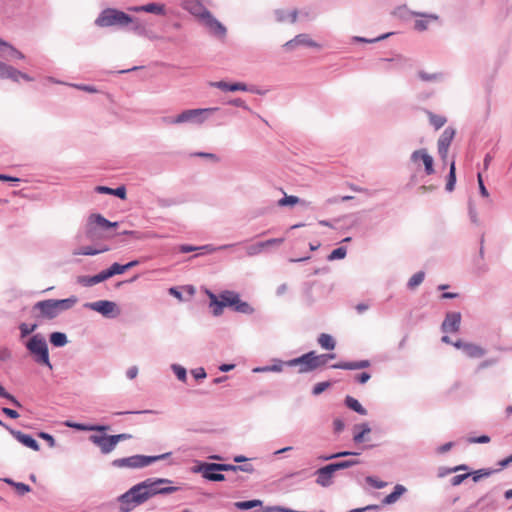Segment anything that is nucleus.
<instances>
[{
  "mask_svg": "<svg viewBox=\"0 0 512 512\" xmlns=\"http://www.w3.org/2000/svg\"><path fill=\"white\" fill-rule=\"evenodd\" d=\"M455 130L451 127L446 128L438 140V153L443 162H446L450 144L454 138Z\"/></svg>",
  "mask_w": 512,
  "mask_h": 512,
  "instance_id": "9",
  "label": "nucleus"
},
{
  "mask_svg": "<svg viewBox=\"0 0 512 512\" xmlns=\"http://www.w3.org/2000/svg\"><path fill=\"white\" fill-rule=\"evenodd\" d=\"M77 302L76 297H70L62 300H44L35 304L34 308L38 309L43 317L54 318L60 311L72 308Z\"/></svg>",
  "mask_w": 512,
  "mask_h": 512,
  "instance_id": "3",
  "label": "nucleus"
},
{
  "mask_svg": "<svg viewBox=\"0 0 512 512\" xmlns=\"http://www.w3.org/2000/svg\"><path fill=\"white\" fill-rule=\"evenodd\" d=\"M231 308L238 313L247 314L250 315L254 312V308L246 301H243L240 298V295L238 294L235 300L233 301V304L231 305Z\"/></svg>",
  "mask_w": 512,
  "mask_h": 512,
  "instance_id": "20",
  "label": "nucleus"
},
{
  "mask_svg": "<svg viewBox=\"0 0 512 512\" xmlns=\"http://www.w3.org/2000/svg\"><path fill=\"white\" fill-rule=\"evenodd\" d=\"M347 250L345 247H339L337 249H334L330 255L328 256V259L330 261L336 260V259H343L346 256Z\"/></svg>",
  "mask_w": 512,
  "mask_h": 512,
  "instance_id": "45",
  "label": "nucleus"
},
{
  "mask_svg": "<svg viewBox=\"0 0 512 512\" xmlns=\"http://www.w3.org/2000/svg\"><path fill=\"white\" fill-rule=\"evenodd\" d=\"M455 183H456V167H455V161L453 160L450 163L449 175H448V180L446 183V190L449 192L453 191Z\"/></svg>",
  "mask_w": 512,
  "mask_h": 512,
  "instance_id": "30",
  "label": "nucleus"
},
{
  "mask_svg": "<svg viewBox=\"0 0 512 512\" xmlns=\"http://www.w3.org/2000/svg\"><path fill=\"white\" fill-rule=\"evenodd\" d=\"M214 86L218 87L221 90L224 91H246L247 86L243 83H234V84H228L224 81H219L213 84Z\"/></svg>",
  "mask_w": 512,
  "mask_h": 512,
  "instance_id": "25",
  "label": "nucleus"
},
{
  "mask_svg": "<svg viewBox=\"0 0 512 512\" xmlns=\"http://www.w3.org/2000/svg\"><path fill=\"white\" fill-rule=\"evenodd\" d=\"M29 352H48V346L43 336L37 334L29 339L26 344Z\"/></svg>",
  "mask_w": 512,
  "mask_h": 512,
  "instance_id": "16",
  "label": "nucleus"
},
{
  "mask_svg": "<svg viewBox=\"0 0 512 512\" xmlns=\"http://www.w3.org/2000/svg\"><path fill=\"white\" fill-rule=\"evenodd\" d=\"M324 356H326V354H303L299 358L286 362L276 360L275 364L272 366L257 367L253 369V372H279L282 370L283 366H299V372H307L325 364L327 359H325Z\"/></svg>",
  "mask_w": 512,
  "mask_h": 512,
  "instance_id": "2",
  "label": "nucleus"
},
{
  "mask_svg": "<svg viewBox=\"0 0 512 512\" xmlns=\"http://www.w3.org/2000/svg\"><path fill=\"white\" fill-rule=\"evenodd\" d=\"M96 191L99 193L115 195L121 199H125L126 197V189L124 186L118 187L116 189H112L106 186H97Z\"/></svg>",
  "mask_w": 512,
  "mask_h": 512,
  "instance_id": "24",
  "label": "nucleus"
},
{
  "mask_svg": "<svg viewBox=\"0 0 512 512\" xmlns=\"http://www.w3.org/2000/svg\"><path fill=\"white\" fill-rule=\"evenodd\" d=\"M471 474L470 473H465V474H461V475H456L454 477L451 478V484L453 486H458L460 485L466 478H468Z\"/></svg>",
  "mask_w": 512,
  "mask_h": 512,
  "instance_id": "55",
  "label": "nucleus"
},
{
  "mask_svg": "<svg viewBox=\"0 0 512 512\" xmlns=\"http://www.w3.org/2000/svg\"><path fill=\"white\" fill-rule=\"evenodd\" d=\"M165 455L159 456H143V455H134L126 458H119L112 461V465L116 468H143L151 463L163 459Z\"/></svg>",
  "mask_w": 512,
  "mask_h": 512,
  "instance_id": "5",
  "label": "nucleus"
},
{
  "mask_svg": "<svg viewBox=\"0 0 512 512\" xmlns=\"http://www.w3.org/2000/svg\"><path fill=\"white\" fill-rule=\"evenodd\" d=\"M35 363L41 366H47L50 370L52 365L49 360V354H32Z\"/></svg>",
  "mask_w": 512,
  "mask_h": 512,
  "instance_id": "38",
  "label": "nucleus"
},
{
  "mask_svg": "<svg viewBox=\"0 0 512 512\" xmlns=\"http://www.w3.org/2000/svg\"><path fill=\"white\" fill-rule=\"evenodd\" d=\"M172 369L179 380H186V369L184 367L180 365H173Z\"/></svg>",
  "mask_w": 512,
  "mask_h": 512,
  "instance_id": "51",
  "label": "nucleus"
},
{
  "mask_svg": "<svg viewBox=\"0 0 512 512\" xmlns=\"http://www.w3.org/2000/svg\"><path fill=\"white\" fill-rule=\"evenodd\" d=\"M50 342L56 347H61L67 343V337L64 333L54 332L50 336Z\"/></svg>",
  "mask_w": 512,
  "mask_h": 512,
  "instance_id": "35",
  "label": "nucleus"
},
{
  "mask_svg": "<svg viewBox=\"0 0 512 512\" xmlns=\"http://www.w3.org/2000/svg\"><path fill=\"white\" fill-rule=\"evenodd\" d=\"M300 202V199L296 196L290 195L285 196L282 199L279 200L278 205L279 206H293L295 204H298Z\"/></svg>",
  "mask_w": 512,
  "mask_h": 512,
  "instance_id": "44",
  "label": "nucleus"
},
{
  "mask_svg": "<svg viewBox=\"0 0 512 512\" xmlns=\"http://www.w3.org/2000/svg\"><path fill=\"white\" fill-rule=\"evenodd\" d=\"M406 492V488L403 485L397 484L394 487V490L392 493L388 494L384 500V504H393L395 503L404 493Z\"/></svg>",
  "mask_w": 512,
  "mask_h": 512,
  "instance_id": "21",
  "label": "nucleus"
},
{
  "mask_svg": "<svg viewBox=\"0 0 512 512\" xmlns=\"http://www.w3.org/2000/svg\"><path fill=\"white\" fill-rule=\"evenodd\" d=\"M355 430H359L358 432H355L354 433V437H353V440L356 442V443H360L363 441V438L366 434L370 433V427L368 426V424H361V425H357L355 426Z\"/></svg>",
  "mask_w": 512,
  "mask_h": 512,
  "instance_id": "31",
  "label": "nucleus"
},
{
  "mask_svg": "<svg viewBox=\"0 0 512 512\" xmlns=\"http://www.w3.org/2000/svg\"><path fill=\"white\" fill-rule=\"evenodd\" d=\"M207 295L210 299V306L213 308V315L220 316L223 313L224 307H231L238 293L231 290H225L216 296L212 292L208 291Z\"/></svg>",
  "mask_w": 512,
  "mask_h": 512,
  "instance_id": "6",
  "label": "nucleus"
},
{
  "mask_svg": "<svg viewBox=\"0 0 512 512\" xmlns=\"http://www.w3.org/2000/svg\"><path fill=\"white\" fill-rule=\"evenodd\" d=\"M370 379V374L367 373V372H362L360 374H358L356 376V380L361 383V384H364L366 383L368 380Z\"/></svg>",
  "mask_w": 512,
  "mask_h": 512,
  "instance_id": "64",
  "label": "nucleus"
},
{
  "mask_svg": "<svg viewBox=\"0 0 512 512\" xmlns=\"http://www.w3.org/2000/svg\"><path fill=\"white\" fill-rule=\"evenodd\" d=\"M297 10L285 11L278 10L276 12V17L279 22L290 21L291 23H295L297 20Z\"/></svg>",
  "mask_w": 512,
  "mask_h": 512,
  "instance_id": "26",
  "label": "nucleus"
},
{
  "mask_svg": "<svg viewBox=\"0 0 512 512\" xmlns=\"http://www.w3.org/2000/svg\"><path fill=\"white\" fill-rule=\"evenodd\" d=\"M330 382H320V383H317L314 388H313V394L314 395H319L321 394L322 392H324L327 388L330 387Z\"/></svg>",
  "mask_w": 512,
  "mask_h": 512,
  "instance_id": "53",
  "label": "nucleus"
},
{
  "mask_svg": "<svg viewBox=\"0 0 512 512\" xmlns=\"http://www.w3.org/2000/svg\"><path fill=\"white\" fill-rule=\"evenodd\" d=\"M428 28V20H417L415 22V29L418 31H424Z\"/></svg>",
  "mask_w": 512,
  "mask_h": 512,
  "instance_id": "61",
  "label": "nucleus"
},
{
  "mask_svg": "<svg viewBox=\"0 0 512 512\" xmlns=\"http://www.w3.org/2000/svg\"><path fill=\"white\" fill-rule=\"evenodd\" d=\"M4 481L6 483H8L9 485H12L13 487H15V489L17 490V492L20 495H24L31 491V488L27 484L20 483V482H14L11 479H5Z\"/></svg>",
  "mask_w": 512,
  "mask_h": 512,
  "instance_id": "36",
  "label": "nucleus"
},
{
  "mask_svg": "<svg viewBox=\"0 0 512 512\" xmlns=\"http://www.w3.org/2000/svg\"><path fill=\"white\" fill-rule=\"evenodd\" d=\"M171 481L165 478L146 479L134 485L128 492L121 496L122 503H134L140 505L148 499L159 494H170L178 490L177 487L169 486Z\"/></svg>",
  "mask_w": 512,
  "mask_h": 512,
  "instance_id": "1",
  "label": "nucleus"
},
{
  "mask_svg": "<svg viewBox=\"0 0 512 512\" xmlns=\"http://www.w3.org/2000/svg\"><path fill=\"white\" fill-rule=\"evenodd\" d=\"M424 280V273L423 272H418L416 274H414L408 281V287L410 289H414L416 288L417 286H419Z\"/></svg>",
  "mask_w": 512,
  "mask_h": 512,
  "instance_id": "41",
  "label": "nucleus"
},
{
  "mask_svg": "<svg viewBox=\"0 0 512 512\" xmlns=\"http://www.w3.org/2000/svg\"><path fill=\"white\" fill-rule=\"evenodd\" d=\"M208 469H217V470H221V471H227V470L237 471L238 469H241L243 471H251V469L244 468V467L228 465V464H216V463H209Z\"/></svg>",
  "mask_w": 512,
  "mask_h": 512,
  "instance_id": "34",
  "label": "nucleus"
},
{
  "mask_svg": "<svg viewBox=\"0 0 512 512\" xmlns=\"http://www.w3.org/2000/svg\"><path fill=\"white\" fill-rule=\"evenodd\" d=\"M366 481L368 484H370L371 486H373L374 488H377V489L384 488L387 485L386 482L378 480L371 476L367 477Z\"/></svg>",
  "mask_w": 512,
  "mask_h": 512,
  "instance_id": "52",
  "label": "nucleus"
},
{
  "mask_svg": "<svg viewBox=\"0 0 512 512\" xmlns=\"http://www.w3.org/2000/svg\"><path fill=\"white\" fill-rule=\"evenodd\" d=\"M477 180H478V184H479V189H480V193L482 196L484 197H488L489 196V193L483 183V179H482V175L479 173L478 176H477Z\"/></svg>",
  "mask_w": 512,
  "mask_h": 512,
  "instance_id": "58",
  "label": "nucleus"
},
{
  "mask_svg": "<svg viewBox=\"0 0 512 512\" xmlns=\"http://www.w3.org/2000/svg\"><path fill=\"white\" fill-rule=\"evenodd\" d=\"M126 271V267L124 265H120L118 263H114L109 269H107V274L112 277L117 274H122Z\"/></svg>",
  "mask_w": 512,
  "mask_h": 512,
  "instance_id": "48",
  "label": "nucleus"
},
{
  "mask_svg": "<svg viewBox=\"0 0 512 512\" xmlns=\"http://www.w3.org/2000/svg\"><path fill=\"white\" fill-rule=\"evenodd\" d=\"M89 221L91 223H96L98 224L99 226H102L104 228H108L109 224H110V221H108L107 219H105L102 215L100 214H92L89 218Z\"/></svg>",
  "mask_w": 512,
  "mask_h": 512,
  "instance_id": "42",
  "label": "nucleus"
},
{
  "mask_svg": "<svg viewBox=\"0 0 512 512\" xmlns=\"http://www.w3.org/2000/svg\"><path fill=\"white\" fill-rule=\"evenodd\" d=\"M283 241L284 240L282 238H273V239H269V240H266V241L257 242V243L248 245L245 248L246 254L248 256L259 255V254L263 253L264 251H266L267 249H269L271 247H275V246L281 245L283 243Z\"/></svg>",
  "mask_w": 512,
  "mask_h": 512,
  "instance_id": "8",
  "label": "nucleus"
},
{
  "mask_svg": "<svg viewBox=\"0 0 512 512\" xmlns=\"http://www.w3.org/2000/svg\"><path fill=\"white\" fill-rule=\"evenodd\" d=\"M90 309L97 311L103 315L111 314L115 308L116 304L107 300H100L87 305Z\"/></svg>",
  "mask_w": 512,
  "mask_h": 512,
  "instance_id": "18",
  "label": "nucleus"
},
{
  "mask_svg": "<svg viewBox=\"0 0 512 512\" xmlns=\"http://www.w3.org/2000/svg\"><path fill=\"white\" fill-rule=\"evenodd\" d=\"M11 433L20 443L31 448L32 450L38 451L40 449L38 442L30 435L14 430H12Z\"/></svg>",
  "mask_w": 512,
  "mask_h": 512,
  "instance_id": "19",
  "label": "nucleus"
},
{
  "mask_svg": "<svg viewBox=\"0 0 512 512\" xmlns=\"http://www.w3.org/2000/svg\"><path fill=\"white\" fill-rule=\"evenodd\" d=\"M109 248L107 246L101 248V249H93L92 247L86 246L79 248L73 252L74 255H96L102 252L108 251Z\"/></svg>",
  "mask_w": 512,
  "mask_h": 512,
  "instance_id": "32",
  "label": "nucleus"
},
{
  "mask_svg": "<svg viewBox=\"0 0 512 512\" xmlns=\"http://www.w3.org/2000/svg\"><path fill=\"white\" fill-rule=\"evenodd\" d=\"M66 426L68 427H71V428H76L78 430H81V431H85V430H96V431H103L106 429L105 426H93V427H87L83 424H79V423H72V422H66Z\"/></svg>",
  "mask_w": 512,
  "mask_h": 512,
  "instance_id": "40",
  "label": "nucleus"
},
{
  "mask_svg": "<svg viewBox=\"0 0 512 512\" xmlns=\"http://www.w3.org/2000/svg\"><path fill=\"white\" fill-rule=\"evenodd\" d=\"M345 402H346V405L353 411H355L361 415L367 414L366 409L363 408L362 405L359 403V401L356 400L355 398H353L351 396H347Z\"/></svg>",
  "mask_w": 512,
  "mask_h": 512,
  "instance_id": "29",
  "label": "nucleus"
},
{
  "mask_svg": "<svg viewBox=\"0 0 512 512\" xmlns=\"http://www.w3.org/2000/svg\"><path fill=\"white\" fill-rule=\"evenodd\" d=\"M454 347L456 349H462L465 352H480L476 346L469 343H462L460 341L455 342Z\"/></svg>",
  "mask_w": 512,
  "mask_h": 512,
  "instance_id": "46",
  "label": "nucleus"
},
{
  "mask_svg": "<svg viewBox=\"0 0 512 512\" xmlns=\"http://www.w3.org/2000/svg\"><path fill=\"white\" fill-rule=\"evenodd\" d=\"M90 440L100 448L103 454L112 452L117 445L112 435H91Z\"/></svg>",
  "mask_w": 512,
  "mask_h": 512,
  "instance_id": "10",
  "label": "nucleus"
},
{
  "mask_svg": "<svg viewBox=\"0 0 512 512\" xmlns=\"http://www.w3.org/2000/svg\"><path fill=\"white\" fill-rule=\"evenodd\" d=\"M208 464H204L201 466L200 470L202 471L203 477L210 481H223L225 479L223 474L216 473L217 469H208Z\"/></svg>",
  "mask_w": 512,
  "mask_h": 512,
  "instance_id": "22",
  "label": "nucleus"
},
{
  "mask_svg": "<svg viewBox=\"0 0 512 512\" xmlns=\"http://www.w3.org/2000/svg\"><path fill=\"white\" fill-rule=\"evenodd\" d=\"M429 120L430 123L436 128L440 129L442 126L446 123V118L441 115H435L432 113H429Z\"/></svg>",
  "mask_w": 512,
  "mask_h": 512,
  "instance_id": "39",
  "label": "nucleus"
},
{
  "mask_svg": "<svg viewBox=\"0 0 512 512\" xmlns=\"http://www.w3.org/2000/svg\"><path fill=\"white\" fill-rule=\"evenodd\" d=\"M318 343L320 344L321 348L325 350H333L335 348L334 338L326 333H322L319 336Z\"/></svg>",
  "mask_w": 512,
  "mask_h": 512,
  "instance_id": "27",
  "label": "nucleus"
},
{
  "mask_svg": "<svg viewBox=\"0 0 512 512\" xmlns=\"http://www.w3.org/2000/svg\"><path fill=\"white\" fill-rule=\"evenodd\" d=\"M134 11H145L154 14H164V6L156 3H150L141 7H135Z\"/></svg>",
  "mask_w": 512,
  "mask_h": 512,
  "instance_id": "28",
  "label": "nucleus"
},
{
  "mask_svg": "<svg viewBox=\"0 0 512 512\" xmlns=\"http://www.w3.org/2000/svg\"><path fill=\"white\" fill-rule=\"evenodd\" d=\"M3 413L5 415H7L8 417L12 418V419H16L19 417V414L16 410H13V409H10V408H3L2 409Z\"/></svg>",
  "mask_w": 512,
  "mask_h": 512,
  "instance_id": "63",
  "label": "nucleus"
},
{
  "mask_svg": "<svg viewBox=\"0 0 512 512\" xmlns=\"http://www.w3.org/2000/svg\"><path fill=\"white\" fill-rule=\"evenodd\" d=\"M20 75H21L20 71L13 68L12 66L7 65L5 78H10L13 81L18 82L20 80Z\"/></svg>",
  "mask_w": 512,
  "mask_h": 512,
  "instance_id": "47",
  "label": "nucleus"
},
{
  "mask_svg": "<svg viewBox=\"0 0 512 512\" xmlns=\"http://www.w3.org/2000/svg\"><path fill=\"white\" fill-rule=\"evenodd\" d=\"M461 323V314L459 312H450L446 314V317L442 323V330L444 332L455 333L459 330Z\"/></svg>",
  "mask_w": 512,
  "mask_h": 512,
  "instance_id": "12",
  "label": "nucleus"
},
{
  "mask_svg": "<svg viewBox=\"0 0 512 512\" xmlns=\"http://www.w3.org/2000/svg\"><path fill=\"white\" fill-rule=\"evenodd\" d=\"M419 159L422 160L424 167H425V173L427 175L434 174V160L432 156H430L426 149H419L412 153L411 160L413 162H417Z\"/></svg>",
  "mask_w": 512,
  "mask_h": 512,
  "instance_id": "11",
  "label": "nucleus"
},
{
  "mask_svg": "<svg viewBox=\"0 0 512 512\" xmlns=\"http://www.w3.org/2000/svg\"><path fill=\"white\" fill-rule=\"evenodd\" d=\"M493 473L492 470L489 469H480L477 471H474L473 473H470L473 476V481L477 482L483 477H489Z\"/></svg>",
  "mask_w": 512,
  "mask_h": 512,
  "instance_id": "49",
  "label": "nucleus"
},
{
  "mask_svg": "<svg viewBox=\"0 0 512 512\" xmlns=\"http://www.w3.org/2000/svg\"><path fill=\"white\" fill-rule=\"evenodd\" d=\"M78 282L84 286H93L95 285L93 276H80L78 278Z\"/></svg>",
  "mask_w": 512,
  "mask_h": 512,
  "instance_id": "56",
  "label": "nucleus"
},
{
  "mask_svg": "<svg viewBox=\"0 0 512 512\" xmlns=\"http://www.w3.org/2000/svg\"><path fill=\"white\" fill-rule=\"evenodd\" d=\"M214 109H190L185 110L176 117H165L163 121L167 124H181L185 122L197 121L203 122V118L201 116L204 113H208L213 111Z\"/></svg>",
  "mask_w": 512,
  "mask_h": 512,
  "instance_id": "7",
  "label": "nucleus"
},
{
  "mask_svg": "<svg viewBox=\"0 0 512 512\" xmlns=\"http://www.w3.org/2000/svg\"><path fill=\"white\" fill-rule=\"evenodd\" d=\"M298 45H305L309 47H318V44L314 42L309 35L307 34H299L294 39L286 42L284 47L288 50L293 49Z\"/></svg>",
  "mask_w": 512,
  "mask_h": 512,
  "instance_id": "17",
  "label": "nucleus"
},
{
  "mask_svg": "<svg viewBox=\"0 0 512 512\" xmlns=\"http://www.w3.org/2000/svg\"><path fill=\"white\" fill-rule=\"evenodd\" d=\"M261 505L262 501L260 500L241 501L235 503V506L241 510H248Z\"/></svg>",
  "mask_w": 512,
  "mask_h": 512,
  "instance_id": "37",
  "label": "nucleus"
},
{
  "mask_svg": "<svg viewBox=\"0 0 512 512\" xmlns=\"http://www.w3.org/2000/svg\"><path fill=\"white\" fill-rule=\"evenodd\" d=\"M191 374L193 375V377L196 380L204 379L206 377V372H205L204 368H196L191 371Z\"/></svg>",
  "mask_w": 512,
  "mask_h": 512,
  "instance_id": "59",
  "label": "nucleus"
},
{
  "mask_svg": "<svg viewBox=\"0 0 512 512\" xmlns=\"http://www.w3.org/2000/svg\"><path fill=\"white\" fill-rule=\"evenodd\" d=\"M122 234L131 235L136 239H145V238L154 237V234H151V233L140 234L139 232H136V231H124V232H122Z\"/></svg>",
  "mask_w": 512,
  "mask_h": 512,
  "instance_id": "54",
  "label": "nucleus"
},
{
  "mask_svg": "<svg viewBox=\"0 0 512 512\" xmlns=\"http://www.w3.org/2000/svg\"><path fill=\"white\" fill-rule=\"evenodd\" d=\"M185 9L188 10L193 16L197 17L202 23L211 14L201 3L199 2H187Z\"/></svg>",
  "mask_w": 512,
  "mask_h": 512,
  "instance_id": "15",
  "label": "nucleus"
},
{
  "mask_svg": "<svg viewBox=\"0 0 512 512\" xmlns=\"http://www.w3.org/2000/svg\"><path fill=\"white\" fill-rule=\"evenodd\" d=\"M470 443H488L490 442V437L487 435H482L480 437L469 439Z\"/></svg>",
  "mask_w": 512,
  "mask_h": 512,
  "instance_id": "62",
  "label": "nucleus"
},
{
  "mask_svg": "<svg viewBox=\"0 0 512 512\" xmlns=\"http://www.w3.org/2000/svg\"><path fill=\"white\" fill-rule=\"evenodd\" d=\"M358 463H359L358 460H346V461H341V462H337V463H332L331 465H332L334 471L336 472L340 469L349 468Z\"/></svg>",
  "mask_w": 512,
  "mask_h": 512,
  "instance_id": "43",
  "label": "nucleus"
},
{
  "mask_svg": "<svg viewBox=\"0 0 512 512\" xmlns=\"http://www.w3.org/2000/svg\"><path fill=\"white\" fill-rule=\"evenodd\" d=\"M35 328H36L35 324L31 325V326H29L27 324H22L20 326V330H21L22 336H26V335L30 334L31 332L34 331Z\"/></svg>",
  "mask_w": 512,
  "mask_h": 512,
  "instance_id": "60",
  "label": "nucleus"
},
{
  "mask_svg": "<svg viewBox=\"0 0 512 512\" xmlns=\"http://www.w3.org/2000/svg\"><path fill=\"white\" fill-rule=\"evenodd\" d=\"M369 366V361L361 360V361H352V362H342L337 365H334L335 368L345 369V370H357L362 369Z\"/></svg>",
  "mask_w": 512,
  "mask_h": 512,
  "instance_id": "23",
  "label": "nucleus"
},
{
  "mask_svg": "<svg viewBox=\"0 0 512 512\" xmlns=\"http://www.w3.org/2000/svg\"><path fill=\"white\" fill-rule=\"evenodd\" d=\"M335 471L331 464L322 467L316 471V483L320 486L327 487L332 484V478Z\"/></svg>",
  "mask_w": 512,
  "mask_h": 512,
  "instance_id": "13",
  "label": "nucleus"
},
{
  "mask_svg": "<svg viewBox=\"0 0 512 512\" xmlns=\"http://www.w3.org/2000/svg\"><path fill=\"white\" fill-rule=\"evenodd\" d=\"M0 49L4 50L7 49L10 53V56L17 59H24V55L22 52L14 48L12 45H10L8 42L0 39Z\"/></svg>",
  "mask_w": 512,
  "mask_h": 512,
  "instance_id": "33",
  "label": "nucleus"
},
{
  "mask_svg": "<svg viewBox=\"0 0 512 512\" xmlns=\"http://www.w3.org/2000/svg\"><path fill=\"white\" fill-rule=\"evenodd\" d=\"M203 24L209 29V31L219 38L226 36V28L210 14Z\"/></svg>",
  "mask_w": 512,
  "mask_h": 512,
  "instance_id": "14",
  "label": "nucleus"
},
{
  "mask_svg": "<svg viewBox=\"0 0 512 512\" xmlns=\"http://www.w3.org/2000/svg\"><path fill=\"white\" fill-rule=\"evenodd\" d=\"M0 397H4V398L10 400L17 407L21 406L19 401L13 395L6 392V390L4 389V387L1 384H0Z\"/></svg>",
  "mask_w": 512,
  "mask_h": 512,
  "instance_id": "50",
  "label": "nucleus"
},
{
  "mask_svg": "<svg viewBox=\"0 0 512 512\" xmlns=\"http://www.w3.org/2000/svg\"><path fill=\"white\" fill-rule=\"evenodd\" d=\"M93 277L95 284H98L110 278V276L107 274V270L101 271L99 274L94 275Z\"/></svg>",
  "mask_w": 512,
  "mask_h": 512,
  "instance_id": "57",
  "label": "nucleus"
},
{
  "mask_svg": "<svg viewBox=\"0 0 512 512\" xmlns=\"http://www.w3.org/2000/svg\"><path fill=\"white\" fill-rule=\"evenodd\" d=\"M131 22L132 18L128 14L112 8L103 10L95 20L99 27L126 26Z\"/></svg>",
  "mask_w": 512,
  "mask_h": 512,
  "instance_id": "4",
  "label": "nucleus"
}]
</instances>
